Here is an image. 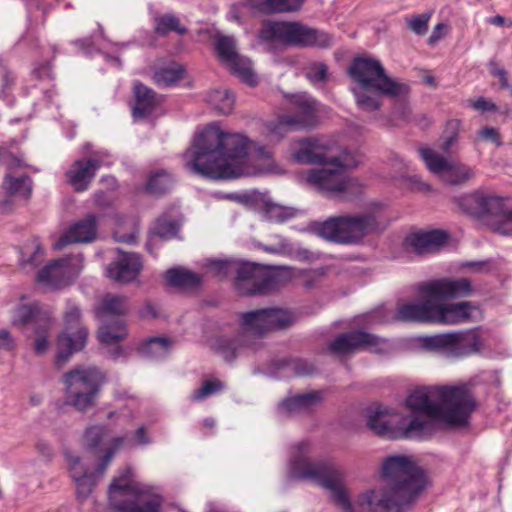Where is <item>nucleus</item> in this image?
I'll list each match as a JSON object with an SVG mask.
<instances>
[{"label": "nucleus", "instance_id": "4c0bfd02", "mask_svg": "<svg viewBox=\"0 0 512 512\" xmlns=\"http://www.w3.org/2000/svg\"><path fill=\"white\" fill-rule=\"evenodd\" d=\"M154 30L156 34L160 36H166L171 32H175L178 35H184L187 33V28L180 23L177 16L173 14H164L156 16L154 18Z\"/></svg>", "mask_w": 512, "mask_h": 512}, {"label": "nucleus", "instance_id": "1a4fd4ad", "mask_svg": "<svg viewBox=\"0 0 512 512\" xmlns=\"http://www.w3.org/2000/svg\"><path fill=\"white\" fill-rule=\"evenodd\" d=\"M347 73L357 84L356 88L361 90H374L377 94L388 98H400L410 93L408 84L390 77L382 63L372 57H355Z\"/></svg>", "mask_w": 512, "mask_h": 512}, {"label": "nucleus", "instance_id": "f8f14e48", "mask_svg": "<svg viewBox=\"0 0 512 512\" xmlns=\"http://www.w3.org/2000/svg\"><path fill=\"white\" fill-rule=\"evenodd\" d=\"M457 204L466 214L486 219L493 231L512 235V207L503 198L472 193L457 199Z\"/></svg>", "mask_w": 512, "mask_h": 512}, {"label": "nucleus", "instance_id": "338daca9", "mask_svg": "<svg viewBox=\"0 0 512 512\" xmlns=\"http://www.w3.org/2000/svg\"><path fill=\"white\" fill-rule=\"evenodd\" d=\"M15 349L14 339L6 329L0 330V350L12 351Z\"/></svg>", "mask_w": 512, "mask_h": 512}, {"label": "nucleus", "instance_id": "37998d69", "mask_svg": "<svg viewBox=\"0 0 512 512\" xmlns=\"http://www.w3.org/2000/svg\"><path fill=\"white\" fill-rule=\"evenodd\" d=\"M264 216L267 220L283 223L296 216L297 210L292 207L282 206L271 201H266L263 205Z\"/></svg>", "mask_w": 512, "mask_h": 512}, {"label": "nucleus", "instance_id": "680f3d73", "mask_svg": "<svg viewBox=\"0 0 512 512\" xmlns=\"http://www.w3.org/2000/svg\"><path fill=\"white\" fill-rule=\"evenodd\" d=\"M408 95L409 93L400 98H392L395 100L394 114L406 121L410 120L411 116V109L406 102Z\"/></svg>", "mask_w": 512, "mask_h": 512}, {"label": "nucleus", "instance_id": "393cba45", "mask_svg": "<svg viewBox=\"0 0 512 512\" xmlns=\"http://www.w3.org/2000/svg\"><path fill=\"white\" fill-rule=\"evenodd\" d=\"M97 233V217L88 214L85 218L74 223L55 243V249H62L68 244L90 243Z\"/></svg>", "mask_w": 512, "mask_h": 512}, {"label": "nucleus", "instance_id": "ea45409f", "mask_svg": "<svg viewBox=\"0 0 512 512\" xmlns=\"http://www.w3.org/2000/svg\"><path fill=\"white\" fill-rule=\"evenodd\" d=\"M215 47L219 60L225 65L240 55L237 52L236 40L232 36H217L215 38Z\"/></svg>", "mask_w": 512, "mask_h": 512}, {"label": "nucleus", "instance_id": "e2e57ef3", "mask_svg": "<svg viewBox=\"0 0 512 512\" xmlns=\"http://www.w3.org/2000/svg\"><path fill=\"white\" fill-rule=\"evenodd\" d=\"M245 5L256 12L270 15L272 14L273 0H245Z\"/></svg>", "mask_w": 512, "mask_h": 512}, {"label": "nucleus", "instance_id": "ddd939ff", "mask_svg": "<svg viewBox=\"0 0 512 512\" xmlns=\"http://www.w3.org/2000/svg\"><path fill=\"white\" fill-rule=\"evenodd\" d=\"M129 310L126 296L106 294L99 306L95 308V317L102 322L98 330V339L105 345H116V353L120 354L118 344L127 336L126 326L121 318Z\"/></svg>", "mask_w": 512, "mask_h": 512}, {"label": "nucleus", "instance_id": "2eb2a0df", "mask_svg": "<svg viewBox=\"0 0 512 512\" xmlns=\"http://www.w3.org/2000/svg\"><path fill=\"white\" fill-rule=\"evenodd\" d=\"M422 347L447 358H464L480 352L482 342L476 329L425 336Z\"/></svg>", "mask_w": 512, "mask_h": 512}, {"label": "nucleus", "instance_id": "473e14b6", "mask_svg": "<svg viewBox=\"0 0 512 512\" xmlns=\"http://www.w3.org/2000/svg\"><path fill=\"white\" fill-rule=\"evenodd\" d=\"M2 186L9 196L28 199L32 193V179L26 174L19 177L8 174L5 176Z\"/></svg>", "mask_w": 512, "mask_h": 512}, {"label": "nucleus", "instance_id": "49530a36", "mask_svg": "<svg viewBox=\"0 0 512 512\" xmlns=\"http://www.w3.org/2000/svg\"><path fill=\"white\" fill-rule=\"evenodd\" d=\"M239 261L232 259H211L206 263V268L216 277L220 279L228 278L235 275L239 266Z\"/></svg>", "mask_w": 512, "mask_h": 512}, {"label": "nucleus", "instance_id": "39448f33", "mask_svg": "<svg viewBox=\"0 0 512 512\" xmlns=\"http://www.w3.org/2000/svg\"><path fill=\"white\" fill-rule=\"evenodd\" d=\"M290 476L308 480L329 490L334 503L343 512H354L347 490L343 485L344 473L339 465L329 459L311 460L307 445L301 443L290 461Z\"/></svg>", "mask_w": 512, "mask_h": 512}, {"label": "nucleus", "instance_id": "b1692460", "mask_svg": "<svg viewBox=\"0 0 512 512\" xmlns=\"http://www.w3.org/2000/svg\"><path fill=\"white\" fill-rule=\"evenodd\" d=\"M445 300H434V323L454 325L471 320L473 310L477 307L471 302L463 301L443 304Z\"/></svg>", "mask_w": 512, "mask_h": 512}, {"label": "nucleus", "instance_id": "6e6552de", "mask_svg": "<svg viewBox=\"0 0 512 512\" xmlns=\"http://www.w3.org/2000/svg\"><path fill=\"white\" fill-rule=\"evenodd\" d=\"M131 469L125 468L109 486V500L119 512H160L163 498L150 486L130 480Z\"/></svg>", "mask_w": 512, "mask_h": 512}, {"label": "nucleus", "instance_id": "c9c22d12", "mask_svg": "<svg viewBox=\"0 0 512 512\" xmlns=\"http://www.w3.org/2000/svg\"><path fill=\"white\" fill-rule=\"evenodd\" d=\"M207 102L217 112L229 114L233 110L235 97L228 89H214L208 93Z\"/></svg>", "mask_w": 512, "mask_h": 512}, {"label": "nucleus", "instance_id": "9d476101", "mask_svg": "<svg viewBox=\"0 0 512 512\" xmlns=\"http://www.w3.org/2000/svg\"><path fill=\"white\" fill-rule=\"evenodd\" d=\"M289 280L290 274L285 269L240 262L233 278V285L242 296H265L278 291Z\"/></svg>", "mask_w": 512, "mask_h": 512}, {"label": "nucleus", "instance_id": "69168bd1", "mask_svg": "<svg viewBox=\"0 0 512 512\" xmlns=\"http://www.w3.org/2000/svg\"><path fill=\"white\" fill-rule=\"evenodd\" d=\"M470 105L473 109L480 112H495L497 111V106L492 101L485 99L484 97H479L475 101H470Z\"/></svg>", "mask_w": 512, "mask_h": 512}, {"label": "nucleus", "instance_id": "6e6d98bb", "mask_svg": "<svg viewBox=\"0 0 512 512\" xmlns=\"http://www.w3.org/2000/svg\"><path fill=\"white\" fill-rule=\"evenodd\" d=\"M65 456H66L73 480L92 473V472H89V469L82 463L81 459L78 456H75L71 452H68V451L65 452Z\"/></svg>", "mask_w": 512, "mask_h": 512}, {"label": "nucleus", "instance_id": "bf43d9fd", "mask_svg": "<svg viewBox=\"0 0 512 512\" xmlns=\"http://www.w3.org/2000/svg\"><path fill=\"white\" fill-rule=\"evenodd\" d=\"M488 69L492 76L499 79L501 88L512 90V86L509 84L508 72L504 68L499 67L496 62L490 61L488 64Z\"/></svg>", "mask_w": 512, "mask_h": 512}, {"label": "nucleus", "instance_id": "20e7f679", "mask_svg": "<svg viewBox=\"0 0 512 512\" xmlns=\"http://www.w3.org/2000/svg\"><path fill=\"white\" fill-rule=\"evenodd\" d=\"M475 400L465 386L422 387L406 399L409 410L440 419L450 426H464L475 408Z\"/></svg>", "mask_w": 512, "mask_h": 512}, {"label": "nucleus", "instance_id": "5fc2aeb1", "mask_svg": "<svg viewBox=\"0 0 512 512\" xmlns=\"http://www.w3.org/2000/svg\"><path fill=\"white\" fill-rule=\"evenodd\" d=\"M81 319V310L77 304L74 302L68 301L66 304V309L64 313V321L66 325V330H72L77 328Z\"/></svg>", "mask_w": 512, "mask_h": 512}, {"label": "nucleus", "instance_id": "0eeeda50", "mask_svg": "<svg viewBox=\"0 0 512 512\" xmlns=\"http://www.w3.org/2000/svg\"><path fill=\"white\" fill-rule=\"evenodd\" d=\"M313 230L316 235L329 242L352 245L361 243L369 235L381 233L384 227L375 212L366 211L331 216L315 223Z\"/></svg>", "mask_w": 512, "mask_h": 512}, {"label": "nucleus", "instance_id": "412c9836", "mask_svg": "<svg viewBox=\"0 0 512 512\" xmlns=\"http://www.w3.org/2000/svg\"><path fill=\"white\" fill-rule=\"evenodd\" d=\"M118 257L107 268V276L118 283H131L137 280L143 269V262L139 254L125 252L117 248Z\"/></svg>", "mask_w": 512, "mask_h": 512}, {"label": "nucleus", "instance_id": "c03bdc74", "mask_svg": "<svg viewBox=\"0 0 512 512\" xmlns=\"http://www.w3.org/2000/svg\"><path fill=\"white\" fill-rule=\"evenodd\" d=\"M183 68L179 64L157 70L153 75V81L159 87H167L177 83L183 77Z\"/></svg>", "mask_w": 512, "mask_h": 512}, {"label": "nucleus", "instance_id": "bb28decb", "mask_svg": "<svg viewBox=\"0 0 512 512\" xmlns=\"http://www.w3.org/2000/svg\"><path fill=\"white\" fill-rule=\"evenodd\" d=\"M322 400L319 391H311L305 394H298L282 400L277 406V413L283 417H289L308 411Z\"/></svg>", "mask_w": 512, "mask_h": 512}, {"label": "nucleus", "instance_id": "774afa93", "mask_svg": "<svg viewBox=\"0 0 512 512\" xmlns=\"http://www.w3.org/2000/svg\"><path fill=\"white\" fill-rule=\"evenodd\" d=\"M52 72V66L49 62L42 63L33 70V75L39 80L50 79Z\"/></svg>", "mask_w": 512, "mask_h": 512}, {"label": "nucleus", "instance_id": "de8ad7c7", "mask_svg": "<svg viewBox=\"0 0 512 512\" xmlns=\"http://www.w3.org/2000/svg\"><path fill=\"white\" fill-rule=\"evenodd\" d=\"M224 388L225 384L218 379L204 381L202 386L191 394L190 400L193 402L203 401L209 396L222 391Z\"/></svg>", "mask_w": 512, "mask_h": 512}, {"label": "nucleus", "instance_id": "6ab92c4d", "mask_svg": "<svg viewBox=\"0 0 512 512\" xmlns=\"http://www.w3.org/2000/svg\"><path fill=\"white\" fill-rule=\"evenodd\" d=\"M82 261V255L53 260L38 272L37 281L52 289L64 287L79 274Z\"/></svg>", "mask_w": 512, "mask_h": 512}, {"label": "nucleus", "instance_id": "052dcab7", "mask_svg": "<svg viewBox=\"0 0 512 512\" xmlns=\"http://www.w3.org/2000/svg\"><path fill=\"white\" fill-rule=\"evenodd\" d=\"M477 137L482 141L492 142L498 147L502 146L499 131L494 127H483L477 132Z\"/></svg>", "mask_w": 512, "mask_h": 512}, {"label": "nucleus", "instance_id": "4be33fe9", "mask_svg": "<svg viewBox=\"0 0 512 512\" xmlns=\"http://www.w3.org/2000/svg\"><path fill=\"white\" fill-rule=\"evenodd\" d=\"M380 344V338L374 334L353 330L341 333L329 343L328 349L336 355H347L366 347H376Z\"/></svg>", "mask_w": 512, "mask_h": 512}, {"label": "nucleus", "instance_id": "5701e85b", "mask_svg": "<svg viewBox=\"0 0 512 512\" xmlns=\"http://www.w3.org/2000/svg\"><path fill=\"white\" fill-rule=\"evenodd\" d=\"M52 319L51 313L38 302L19 304L12 312V325L22 331L31 327L32 331L48 323Z\"/></svg>", "mask_w": 512, "mask_h": 512}, {"label": "nucleus", "instance_id": "9b49d317", "mask_svg": "<svg viewBox=\"0 0 512 512\" xmlns=\"http://www.w3.org/2000/svg\"><path fill=\"white\" fill-rule=\"evenodd\" d=\"M105 381L104 374L96 367H75L62 376L64 385V403L80 412L93 407L101 385Z\"/></svg>", "mask_w": 512, "mask_h": 512}, {"label": "nucleus", "instance_id": "a19ab883", "mask_svg": "<svg viewBox=\"0 0 512 512\" xmlns=\"http://www.w3.org/2000/svg\"><path fill=\"white\" fill-rule=\"evenodd\" d=\"M355 96L357 106L366 112H373L379 110L382 106L380 94L374 90H361L360 88H351Z\"/></svg>", "mask_w": 512, "mask_h": 512}, {"label": "nucleus", "instance_id": "3c124183", "mask_svg": "<svg viewBox=\"0 0 512 512\" xmlns=\"http://www.w3.org/2000/svg\"><path fill=\"white\" fill-rule=\"evenodd\" d=\"M101 476L95 470L89 475L74 479L78 499L86 500L95 486L96 478Z\"/></svg>", "mask_w": 512, "mask_h": 512}, {"label": "nucleus", "instance_id": "a211bd4d", "mask_svg": "<svg viewBox=\"0 0 512 512\" xmlns=\"http://www.w3.org/2000/svg\"><path fill=\"white\" fill-rule=\"evenodd\" d=\"M419 153L429 171L446 184L463 185L475 176L473 168L462 163H451L430 148H422Z\"/></svg>", "mask_w": 512, "mask_h": 512}, {"label": "nucleus", "instance_id": "e433bc0d", "mask_svg": "<svg viewBox=\"0 0 512 512\" xmlns=\"http://www.w3.org/2000/svg\"><path fill=\"white\" fill-rule=\"evenodd\" d=\"M231 73L240 78L244 83L255 86L258 82L257 76L252 69L251 61L239 55L226 65Z\"/></svg>", "mask_w": 512, "mask_h": 512}, {"label": "nucleus", "instance_id": "c85d7f7f", "mask_svg": "<svg viewBox=\"0 0 512 512\" xmlns=\"http://www.w3.org/2000/svg\"><path fill=\"white\" fill-rule=\"evenodd\" d=\"M88 336V330L85 327H79L76 332L63 333L58 338V354L56 363L61 366L67 362L70 356L84 348Z\"/></svg>", "mask_w": 512, "mask_h": 512}, {"label": "nucleus", "instance_id": "f257e3e1", "mask_svg": "<svg viewBox=\"0 0 512 512\" xmlns=\"http://www.w3.org/2000/svg\"><path fill=\"white\" fill-rule=\"evenodd\" d=\"M249 140L241 134L223 132L217 126H208L194 140L184 157L193 173L208 179H233L272 172L273 153L258 146L253 155L254 164L247 160Z\"/></svg>", "mask_w": 512, "mask_h": 512}, {"label": "nucleus", "instance_id": "dca6fc26", "mask_svg": "<svg viewBox=\"0 0 512 512\" xmlns=\"http://www.w3.org/2000/svg\"><path fill=\"white\" fill-rule=\"evenodd\" d=\"M294 322V315L280 308L251 310L239 317L241 332L245 337H262L270 331L287 329Z\"/></svg>", "mask_w": 512, "mask_h": 512}, {"label": "nucleus", "instance_id": "c756f323", "mask_svg": "<svg viewBox=\"0 0 512 512\" xmlns=\"http://www.w3.org/2000/svg\"><path fill=\"white\" fill-rule=\"evenodd\" d=\"M440 419L412 417L403 427L398 430V438L425 439L431 436L436 430V423Z\"/></svg>", "mask_w": 512, "mask_h": 512}, {"label": "nucleus", "instance_id": "72a5a7b5", "mask_svg": "<svg viewBox=\"0 0 512 512\" xmlns=\"http://www.w3.org/2000/svg\"><path fill=\"white\" fill-rule=\"evenodd\" d=\"M180 222L167 215L163 214L157 218L155 224L150 232V242L155 236L162 240H168L177 237L180 229Z\"/></svg>", "mask_w": 512, "mask_h": 512}, {"label": "nucleus", "instance_id": "0e129e2a", "mask_svg": "<svg viewBox=\"0 0 512 512\" xmlns=\"http://www.w3.org/2000/svg\"><path fill=\"white\" fill-rule=\"evenodd\" d=\"M220 351L225 361L231 362L237 357V347L234 340H224Z\"/></svg>", "mask_w": 512, "mask_h": 512}, {"label": "nucleus", "instance_id": "a878e982", "mask_svg": "<svg viewBox=\"0 0 512 512\" xmlns=\"http://www.w3.org/2000/svg\"><path fill=\"white\" fill-rule=\"evenodd\" d=\"M448 234L442 230L422 231L410 234L405 243L416 254H430L438 251L447 241Z\"/></svg>", "mask_w": 512, "mask_h": 512}, {"label": "nucleus", "instance_id": "603ef678", "mask_svg": "<svg viewBox=\"0 0 512 512\" xmlns=\"http://www.w3.org/2000/svg\"><path fill=\"white\" fill-rule=\"evenodd\" d=\"M305 2L306 0H273L272 14L298 12Z\"/></svg>", "mask_w": 512, "mask_h": 512}, {"label": "nucleus", "instance_id": "4468645a", "mask_svg": "<svg viewBox=\"0 0 512 512\" xmlns=\"http://www.w3.org/2000/svg\"><path fill=\"white\" fill-rule=\"evenodd\" d=\"M259 36L265 41H279L298 46H317L327 48L331 45V36L321 30L310 28L299 22H265Z\"/></svg>", "mask_w": 512, "mask_h": 512}, {"label": "nucleus", "instance_id": "58836bf2", "mask_svg": "<svg viewBox=\"0 0 512 512\" xmlns=\"http://www.w3.org/2000/svg\"><path fill=\"white\" fill-rule=\"evenodd\" d=\"M123 447L133 448L135 447V443H133L127 435L115 437L110 441L109 447L96 466V471L99 475H103L106 472L115 453Z\"/></svg>", "mask_w": 512, "mask_h": 512}, {"label": "nucleus", "instance_id": "8fccbe9b", "mask_svg": "<svg viewBox=\"0 0 512 512\" xmlns=\"http://www.w3.org/2000/svg\"><path fill=\"white\" fill-rule=\"evenodd\" d=\"M43 255V249L38 238H33L30 244H26L21 252V264L38 265V256Z\"/></svg>", "mask_w": 512, "mask_h": 512}, {"label": "nucleus", "instance_id": "7ed1b4c3", "mask_svg": "<svg viewBox=\"0 0 512 512\" xmlns=\"http://www.w3.org/2000/svg\"><path fill=\"white\" fill-rule=\"evenodd\" d=\"M293 160L299 164L321 165L322 168L308 172L307 183L331 197L347 192L352 180L347 178L344 170L356 167L359 163L356 155L349 150L334 154L319 139L306 137L291 144Z\"/></svg>", "mask_w": 512, "mask_h": 512}, {"label": "nucleus", "instance_id": "7c9ffc66", "mask_svg": "<svg viewBox=\"0 0 512 512\" xmlns=\"http://www.w3.org/2000/svg\"><path fill=\"white\" fill-rule=\"evenodd\" d=\"M387 410L380 406L370 408L367 415V426L378 436L387 439L398 438V430L387 420Z\"/></svg>", "mask_w": 512, "mask_h": 512}, {"label": "nucleus", "instance_id": "13d9d810", "mask_svg": "<svg viewBox=\"0 0 512 512\" xmlns=\"http://www.w3.org/2000/svg\"><path fill=\"white\" fill-rule=\"evenodd\" d=\"M289 365L298 376L311 375L316 371L313 363L303 359H293L289 362Z\"/></svg>", "mask_w": 512, "mask_h": 512}, {"label": "nucleus", "instance_id": "cd10ccee", "mask_svg": "<svg viewBox=\"0 0 512 512\" xmlns=\"http://www.w3.org/2000/svg\"><path fill=\"white\" fill-rule=\"evenodd\" d=\"M135 105L132 114L136 119L149 117L160 104L158 95L149 87L140 82L134 84Z\"/></svg>", "mask_w": 512, "mask_h": 512}, {"label": "nucleus", "instance_id": "423d86ee", "mask_svg": "<svg viewBox=\"0 0 512 512\" xmlns=\"http://www.w3.org/2000/svg\"><path fill=\"white\" fill-rule=\"evenodd\" d=\"M471 291V283L466 278H443L424 283L419 288L423 299L399 304L393 320L408 323H434V300L466 297Z\"/></svg>", "mask_w": 512, "mask_h": 512}, {"label": "nucleus", "instance_id": "2f4dec72", "mask_svg": "<svg viewBox=\"0 0 512 512\" xmlns=\"http://www.w3.org/2000/svg\"><path fill=\"white\" fill-rule=\"evenodd\" d=\"M165 278L170 286L184 289L199 288L202 284L201 275L181 267L168 269Z\"/></svg>", "mask_w": 512, "mask_h": 512}, {"label": "nucleus", "instance_id": "4d7b16f0", "mask_svg": "<svg viewBox=\"0 0 512 512\" xmlns=\"http://www.w3.org/2000/svg\"><path fill=\"white\" fill-rule=\"evenodd\" d=\"M328 67L322 62L312 63L306 70V77L312 83L324 82L327 78Z\"/></svg>", "mask_w": 512, "mask_h": 512}, {"label": "nucleus", "instance_id": "09e8293b", "mask_svg": "<svg viewBox=\"0 0 512 512\" xmlns=\"http://www.w3.org/2000/svg\"><path fill=\"white\" fill-rule=\"evenodd\" d=\"M52 326V319L49 320L48 323L43 324V326H39L36 330L33 331L32 335H28V337H34V350L37 354H43L47 351L49 347V335L50 329Z\"/></svg>", "mask_w": 512, "mask_h": 512}, {"label": "nucleus", "instance_id": "f3484780", "mask_svg": "<svg viewBox=\"0 0 512 512\" xmlns=\"http://www.w3.org/2000/svg\"><path fill=\"white\" fill-rule=\"evenodd\" d=\"M292 114L281 115L274 131L285 129L307 130L315 127L317 123V103L307 93H298L286 96Z\"/></svg>", "mask_w": 512, "mask_h": 512}, {"label": "nucleus", "instance_id": "f704fd0d", "mask_svg": "<svg viewBox=\"0 0 512 512\" xmlns=\"http://www.w3.org/2000/svg\"><path fill=\"white\" fill-rule=\"evenodd\" d=\"M174 184L172 175L164 170L160 169L152 172L146 183V190L152 195H163L171 190Z\"/></svg>", "mask_w": 512, "mask_h": 512}, {"label": "nucleus", "instance_id": "f03ea898", "mask_svg": "<svg viewBox=\"0 0 512 512\" xmlns=\"http://www.w3.org/2000/svg\"><path fill=\"white\" fill-rule=\"evenodd\" d=\"M381 478V485L357 496L360 512H409L425 488L422 469L403 455L384 460Z\"/></svg>", "mask_w": 512, "mask_h": 512}, {"label": "nucleus", "instance_id": "79ce46f5", "mask_svg": "<svg viewBox=\"0 0 512 512\" xmlns=\"http://www.w3.org/2000/svg\"><path fill=\"white\" fill-rule=\"evenodd\" d=\"M108 429L104 425H93L86 429L84 433V446L87 451L98 457L100 444L107 436Z\"/></svg>", "mask_w": 512, "mask_h": 512}, {"label": "nucleus", "instance_id": "aec40b11", "mask_svg": "<svg viewBox=\"0 0 512 512\" xmlns=\"http://www.w3.org/2000/svg\"><path fill=\"white\" fill-rule=\"evenodd\" d=\"M109 156L106 150H96L89 157L75 160L66 172L68 183L76 192L86 191L97 171L107 163Z\"/></svg>", "mask_w": 512, "mask_h": 512}, {"label": "nucleus", "instance_id": "864d4df0", "mask_svg": "<svg viewBox=\"0 0 512 512\" xmlns=\"http://www.w3.org/2000/svg\"><path fill=\"white\" fill-rule=\"evenodd\" d=\"M432 13H422L407 20L408 28L417 35H425L428 30V22Z\"/></svg>", "mask_w": 512, "mask_h": 512}, {"label": "nucleus", "instance_id": "a18cd8bd", "mask_svg": "<svg viewBox=\"0 0 512 512\" xmlns=\"http://www.w3.org/2000/svg\"><path fill=\"white\" fill-rule=\"evenodd\" d=\"M172 344L169 338L152 337L142 347V353L151 358H164L169 354Z\"/></svg>", "mask_w": 512, "mask_h": 512}]
</instances>
